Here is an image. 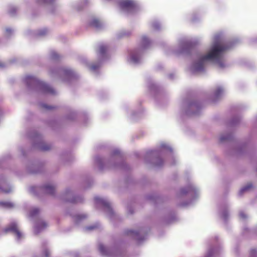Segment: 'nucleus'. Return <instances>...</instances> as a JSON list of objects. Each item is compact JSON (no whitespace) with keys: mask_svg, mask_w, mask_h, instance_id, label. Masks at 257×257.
Returning a JSON list of instances; mask_svg holds the SVG:
<instances>
[{"mask_svg":"<svg viewBox=\"0 0 257 257\" xmlns=\"http://www.w3.org/2000/svg\"><path fill=\"white\" fill-rule=\"evenodd\" d=\"M72 115H75V113L74 112H72Z\"/></svg>","mask_w":257,"mask_h":257,"instance_id":"obj_50","label":"nucleus"},{"mask_svg":"<svg viewBox=\"0 0 257 257\" xmlns=\"http://www.w3.org/2000/svg\"><path fill=\"white\" fill-rule=\"evenodd\" d=\"M40 106L44 109L49 110L54 109L55 107L51 105H49L44 103H40Z\"/></svg>","mask_w":257,"mask_h":257,"instance_id":"obj_40","label":"nucleus"},{"mask_svg":"<svg viewBox=\"0 0 257 257\" xmlns=\"http://www.w3.org/2000/svg\"><path fill=\"white\" fill-rule=\"evenodd\" d=\"M99 224L98 223H95L94 224L87 226L84 228L85 231H91L99 227Z\"/></svg>","mask_w":257,"mask_h":257,"instance_id":"obj_36","label":"nucleus"},{"mask_svg":"<svg viewBox=\"0 0 257 257\" xmlns=\"http://www.w3.org/2000/svg\"><path fill=\"white\" fill-rule=\"evenodd\" d=\"M172 149L165 143H162L155 150H150L146 154L147 158H152L151 163L156 168H160L164 164L162 157L168 154H172Z\"/></svg>","mask_w":257,"mask_h":257,"instance_id":"obj_4","label":"nucleus"},{"mask_svg":"<svg viewBox=\"0 0 257 257\" xmlns=\"http://www.w3.org/2000/svg\"><path fill=\"white\" fill-rule=\"evenodd\" d=\"M118 5L120 10L126 14H133L137 10V3L134 0H119Z\"/></svg>","mask_w":257,"mask_h":257,"instance_id":"obj_16","label":"nucleus"},{"mask_svg":"<svg viewBox=\"0 0 257 257\" xmlns=\"http://www.w3.org/2000/svg\"><path fill=\"white\" fill-rule=\"evenodd\" d=\"M94 202L96 207L101 208L110 218L115 217V213L107 198L97 196L94 198Z\"/></svg>","mask_w":257,"mask_h":257,"instance_id":"obj_13","label":"nucleus"},{"mask_svg":"<svg viewBox=\"0 0 257 257\" xmlns=\"http://www.w3.org/2000/svg\"><path fill=\"white\" fill-rule=\"evenodd\" d=\"M76 224H79L87 218V214L85 213H77L73 216Z\"/></svg>","mask_w":257,"mask_h":257,"instance_id":"obj_23","label":"nucleus"},{"mask_svg":"<svg viewBox=\"0 0 257 257\" xmlns=\"http://www.w3.org/2000/svg\"><path fill=\"white\" fill-rule=\"evenodd\" d=\"M131 117L133 118V119H135V117H136V114H133L131 116Z\"/></svg>","mask_w":257,"mask_h":257,"instance_id":"obj_47","label":"nucleus"},{"mask_svg":"<svg viewBox=\"0 0 257 257\" xmlns=\"http://www.w3.org/2000/svg\"><path fill=\"white\" fill-rule=\"evenodd\" d=\"M147 85L152 92H156L159 91V88L158 86L152 80H149L148 81Z\"/></svg>","mask_w":257,"mask_h":257,"instance_id":"obj_25","label":"nucleus"},{"mask_svg":"<svg viewBox=\"0 0 257 257\" xmlns=\"http://www.w3.org/2000/svg\"><path fill=\"white\" fill-rule=\"evenodd\" d=\"M27 169L29 173L36 174L40 172L41 167L38 164H33L31 166H29Z\"/></svg>","mask_w":257,"mask_h":257,"instance_id":"obj_26","label":"nucleus"},{"mask_svg":"<svg viewBox=\"0 0 257 257\" xmlns=\"http://www.w3.org/2000/svg\"><path fill=\"white\" fill-rule=\"evenodd\" d=\"M29 191L31 193L37 196H39L42 193L54 195L55 188L54 186L50 184H47L43 186H31L29 189Z\"/></svg>","mask_w":257,"mask_h":257,"instance_id":"obj_15","label":"nucleus"},{"mask_svg":"<svg viewBox=\"0 0 257 257\" xmlns=\"http://www.w3.org/2000/svg\"><path fill=\"white\" fill-rule=\"evenodd\" d=\"M28 137L32 140L33 148L36 149L45 151L50 150L51 148V145L45 143L42 137L35 131H32L29 134Z\"/></svg>","mask_w":257,"mask_h":257,"instance_id":"obj_11","label":"nucleus"},{"mask_svg":"<svg viewBox=\"0 0 257 257\" xmlns=\"http://www.w3.org/2000/svg\"><path fill=\"white\" fill-rule=\"evenodd\" d=\"M88 25L96 29H100L103 27V24L98 18L92 17L88 21Z\"/></svg>","mask_w":257,"mask_h":257,"instance_id":"obj_21","label":"nucleus"},{"mask_svg":"<svg viewBox=\"0 0 257 257\" xmlns=\"http://www.w3.org/2000/svg\"><path fill=\"white\" fill-rule=\"evenodd\" d=\"M256 171L257 172V166H256Z\"/></svg>","mask_w":257,"mask_h":257,"instance_id":"obj_56","label":"nucleus"},{"mask_svg":"<svg viewBox=\"0 0 257 257\" xmlns=\"http://www.w3.org/2000/svg\"><path fill=\"white\" fill-rule=\"evenodd\" d=\"M255 120H256V122H257V115H256V117H255Z\"/></svg>","mask_w":257,"mask_h":257,"instance_id":"obj_54","label":"nucleus"},{"mask_svg":"<svg viewBox=\"0 0 257 257\" xmlns=\"http://www.w3.org/2000/svg\"><path fill=\"white\" fill-rule=\"evenodd\" d=\"M17 11L18 9L16 7L11 6L9 8L8 13L11 16H14L17 14Z\"/></svg>","mask_w":257,"mask_h":257,"instance_id":"obj_39","label":"nucleus"},{"mask_svg":"<svg viewBox=\"0 0 257 257\" xmlns=\"http://www.w3.org/2000/svg\"><path fill=\"white\" fill-rule=\"evenodd\" d=\"M169 77H170V78H172V75H169Z\"/></svg>","mask_w":257,"mask_h":257,"instance_id":"obj_51","label":"nucleus"},{"mask_svg":"<svg viewBox=\"0 0 257 257\" xmlns=\"http://www.w3.org/2000/svg\"><path fill=\"white\" fill-rule=\"evenodd\" d=\"M13 190L12 187L8 183L4 176H0V192L8 193Z\"/></svg>","mask_w":257,"mask_h":257,"instance_id":"obj_19","label":"nucleus"},{"mask_svg":"<svg viewBox=\"0 0 257 257\" xmlns=\"http://www.w3.org/2000/svg\"><path fill=\"white\" fill-rule=\"evenodd\" d=\"M49 32V30L46 28H41L37 31L36 35L39 37H43L47 35Z\"/></svg>","mask_w":257,"mask_h":257,"instance_id":"obj_30","label":"nucleus"},{"mask_svg":"<svg viewBox=\"0 0 257 257\" xmlns=\"http://www.w3.org/2000/svg\"><path fill=\"white\" fill-rule=\"evenodd\" d=\"M60 198L64 202L72 203H81L83 201L82 196H76L74 191L70 188L66 189L61 195Z\"/></svg>","mask_w":257,"mask_h":257,"instance_id":"obj_14","label":"nucleus"},{"mask_svg":"<svg viewBox=\"0 0 257 257\" xmlns=\"http://www.w3.org/2000/svg\"><path fill=\"white\" fill-rule=\"evenodd\" d=\"M53 1L54 0H36V4L37 6L41 7L50 4L52 3Z\"/></svg>","mask_w":257,"mask_h":257,"instance_id":"obj_35","label":"nucleus"},{"mask_svg":"<svg viewBox=\"0 0 257 257\" xmlns=\"http://www.w3.org/2000/svg\"><path fill=\"white\" fill-rule=\"evenodd\" d=\"M15 207L14 203L9 201H0V208L5 209H10Z\"/></svg>","mask_w":257,"mask_h":257,"instance_id":"obj_24","label":"nucleus"},{"mask_svg":"<svg viewBox=\"0 0 257 257\" xmlns=\"http://www.w3.org/2000/svg\"><path fill=\"white\" fill-rule=\"evenodd\" d=\"M109 47L107 44H101L98 46L97 55L99 63L93 64L90 65L91 70L95 74H97L100 66V63L104 61L108 58Z\"/></svg>","mask_w":257,"mask_h":257,"instance_id":"obj_12","label":"nucleus"},{"mask_svg":"<svg viewBox=\"0 0 257 257\" xmlns=\"http://www.w3.org/2000/svg\"><path fill=\"white\" fill-rule=\"evenodd\" d=\"M5 66L4 64L2 63L1 62H0V67H4Z\"/></svg>","mask_w":257,"mask_h":257,"instance_id":"obj_48","label":"nucleus"},{"mask_svg":"<svg viewBox=\"0 0 257 257\" xmlns=\"http://www.w3.org/2000/svg\"><path fill=\"white\" fill-rule=\"evenodd\" d=\"M252 187V185L251 183H248L245 186L240 189L238 192L239 196H242L244 193L248 191Z\"/></svg>","mask_w":257,"mask_h":257,"instance_id":"obj_31","label":"nucleus"},{"mask_svg":"<svg viewBox=\"0 0 257 257\" xmlns=\"http://www.w3.org/2000/svg\"><path fill=\"white\" fill-rule=\"evenodd\" d=\"M49 73L52 77H57L61 81L69 82L76 78V73L70 68L63 67L51 69Z\"/></svg>","mask_w":257,"mask_h":257,"instance_id":"obj_7","label":"nucleus"},{"mask_svg":"<svg viewBox=\"0 0 257 257\" xmlns=\"http://www.w3.org/2000/svg\"><path fill=\"white\" fill-rule=\"evenodd\" d=\"M240 120V118L238 116L233 117L230 122V126H235L237 125L239 123Z\"/></svg>","mask_w":257,"mask_h":257,"instance_id":"obj_37","label":"nucleus"},{"mask_svg":"<svg viewBox=\"0 0 257 257\" xmlns=\"http://www.w3.org/2000/svg\"><path fill=\"white\" fill-rule=\"evenodd\" d=\"M14 31L11 28H7L6 30L5 35L7 37H9L13 34Z\"/></svg>","mask_w":257,"mask_h":257,"instance_id":"obj_42","label":"nucleus"},{"mask_svg":"<svg viewBox=\"0 0 257 257\" xmlns=\"http://www.w3.org/2000/svg\"><path fill=\"white\" fill-rule=\"evenodd\" d=\"M151 27L156 31H159L162 29L161 24L157 20H154L151 23Z\"/></svg>","mask_w":257,"mask_h":257,"instance_id":"obj_34","label":"nucleus"},{"mask_svg":"<svg viewBox=\"0 0 257 257\" xmlns=\"http://www.w3.org/2000/svg\"><path fill=\"white\" fill-rule=\"evenodd\" d=\"M4 231L6 233L11 232L16 236V239L20 241L24 236V234L19 230L18 223L16 220L12 221L10 224L6 227Z\"/></svg>","mask_w":257,"mask_h":257,"instance_id":"obj_17","label":"nucleus"},{"mask_svg":"<svg viewBox=\"0 0 257 257\" xmlns=\"http://www.w3.org/2000/svg\"><path fill=\"white\" fill-rule=\"evenodd\" d=\"M72 118H73V117H69V119H72Z\"/></svg>","mask_w":257,"mask_h":257,"instance_id":"obj_55","label":"nucleus"},{"mask_svg":"<svg viewBox=\"0 0 257 257\" xmlns=\"http://www.w3.org/2000/svg\"><path fill=\"white\" fill-rule=\"evenodd\" d=\"M233 44L224 41L222 33L214 34L212 42L205 53H196L189 67V70L193 74H199L206 70L208 62L213 63L220 68H224L226 65L225 62V53L231 48Z\"/></svg>","mask_w":257,"mask_h":257,"instance_id":"obj_1","label":"nucleus"},{"mask_svg":"<svg viewBox=\"0 0 257 257\" xmlns=\"http://www.w3.org/2000/svg\"><path fill=\"white\" fill-rule=\"evenodd\" d=\"M152 41L146 36L142 37L140 46L138 48L131 51L127 56V62L132 65H138L143 61V55L146 49L151 45Z\"/></svg>","mask_w":257,"mask_h":257,"instance_id":"obj_5","label":"nucleus"},{"mask_svg":"<svg viewBox=\"0 0 257 257\" xmlns=\"http://www.w3.org/2000/svg\"><path fill=\"white\" fill-rule=\"evenodd\" d=\"M193 46V42L190 39L183 38L179 40L178 45L176 47H168L166 50V53L168 55H175L189 54L192 52Z\"/></svg>","mask_w":257,"mask_h":257,"instance_id":"obj_6","label":"nucleus"},{"mask_svg":"<svg viewBox=\"0 0 257 257\" xmlns=\"http://www.w3.org/2000/svg\"><path fill=\"white\" fill-rule=\"evenodd\" d=\"M124 233L127 236L137 240L139 242L145 240L147 237V234L144 229H141L137 231L127 230L125 231Z\"/></svg>","mask_w":257,"mask_h":257,"instance_id":"obj_18","label":"nucleus"},{"mask_svg":"<svg viewBox=\"0 0 257 257\" xmlns=\"http://www.w3.org/2000/svg\"><path fill=\"white\" fill-rule=\"evenodd\" d=\"M249 257H257V250L256 249H251L249 252Z\"/></svg>","mask_w":257,"mask_h":257,"instance_id":"obj_44","label":"nucleus"},{"mask_svg":"<svg viewBox=\"0 0 257 257\" xmlns=\"http://www.w3.org/2000/svg\"><path fill=\"white\" fill-rule=\"evenodd\" d=\"M40 209L37 207H33L30 209L29 216L31 218L37 217L40 212Z\"/></svg>","mask_w":257,"mask_h":257,"instance_id":"obj_32","label":"nucleus"},{"mask_svg":"<svg viewBox=\"0 0 257 257\" xmlns=\"http://www.w3.org/2000/svg\"><path fill=\"white\" fill-rule=\"evenodd\" d=\"M246 151V145L244 144L240 145L235 149L234 153L237 155H241Z\"/></svg>","mask_w":257,"mask_h":257,"instance_id":"obj_29","label":"nucleus"},{"mask_svg":"<svg viewBox=\"0 0 257 257\" xmlns=\"http://www.w3.org/2000/svg\"><path fill=\"white\" fill-rule=\"evenodd\" d=\"M98 249L101 255L107 257H119L122 253L119 242H115L109 247L105 246L103 244L99 243Z\"/></svg>","mask_w":257,"mask_h":257,"instance_id":"obj_10","label":"nucleus"},{"mask_svg":"<svg viewBox=\"0 0 257 257\" xmlns=\"http://www.w3.org/2000/svg\"><path fill=\"white\" fill-rule=\"evenodd\" d=\"M128 211L130 212V213H133V211L132 210L131 208L129 209Z\"/></svg>","mask_w":257,"mask_h":257,"instance_id":"obj_49","label":"nucleus"},{"mask_svg":"<svg viewBox=\"0 0 257 257\" xmlns=\"http://www.w3.org/2000/svg\"><path fill=\"white\" fill-rule=\"evenodd\" d=\"M199 189L192 183H190L186 187L182 188L177 194L178 197L181 198L186 195H188L192 198L191 200L188 202H182L180 205L187 206L192 204L193 200L199 195Z\"/></svg>","mask_w":257,"mask_h":257,"instance_id":"obj_9","label":"nucleus"},{"mask_svg":"<svg viewBox=\"0 0 257 257\" xmlns=\"http://www.w3.org/2000/svg\"><path fill=\"white\" fill-rule=\"evenodd\" d=\"M95 163L99 170L108 169H125L127 165L123 161V155L119 149H114L110 158L105 160L99 156L95 158Z\"/></svg>","mask_w":257,"mask_h":257,"instance_id":"obj_2","label":"nucleus"},{"mask_svg":"<svg viewBox=\"0 0 257 257\" xmlns=\"http://www.w3.org/2000/svg\"><path fill=\"white\" fill-rule=\"evenodd\" d=\"M21 152H22V154L24 155L25 154H24V153H23V150H21Z\"/></svg>","mask_w":257,"mask_h":257,"instance_id":"obj_53","label":"nucleus"},{"mask_svg":"<svg viewBox=\"0 0 257 257\" xmlns=\"http://www.w3.org/2000/svg\"><path fill=\"white\" fill-rule=\"evenodd\" d=\"M43 252H44V253L45 254V257H48L49 256V250L47 248H45L44 249Z\"/></svg>","mask_w":257,"mask_h":257,"instance_id":"obj_45","label":"nucleus"},{"mask_svg":"<svg viewBox=\"0 0 257 257\" xmlns=\"http://www.w3.org/2000/svg\"><path fill=\"white\" fill-rule=\"evenodd\" d=\"M23 81L29 90L35 92L40 96L46 97L56 94V91L52 87L34 76L26 75Z\"/></svg>","mask_w":257,"mask_h":257,"instance_id":"obj_3","label":"nucleus"},{"mask_svg":"<svg viewBox=\"0 0 257 257\" xmlns=\"http://www.w3.org/2000/svg\"><path fill=\"white\" fill-rule=\"evenodd\" d=\"M215 250L213 249H210L208 250L207 253L205 254L204 257H212Z\"/></svg>","mask_w":257,"mask_h":257,"instance_id":"obj_41","label":"nucleus"},{"mask_svg":"<svg viewBox=\"0 0 257 257\" xmlns=\"http://www.w3.org/2000/svg\"><path fill=\"white\" fill-rule=\"evenodd\" d=\"M123 34H122V35L123 36H128L130 34H131V32H129V31H125V32H122Z\"/></svg>","mask_w":257,"mask_h":257,"instance_id":"obj_46","label":"nucleus"},{"mask_svg":"<svg viewBox=\"0 0 257 257\" xmlns=\"http://www.w3.org/2000/svg\"><path fill=\"white\" fill-rule=\"evenodd\" d=\"M239 217L243 220H245L247 218V215L243 211H240L239 212Z\"/></svg>","mask_w":257,"mask_h":257,"instance_id":"obj_43","label":"nucleus"},{"mask_svg":"<svg viewBox=\"0 0 257 257\" xmlns=\"http://www.w3.org/2000/svg\"><path fill=\"white\" fill-rule=\"evenodd\" d=\"M233 135L231 134H222L220 137V141L221 143L229 142L232 140Z\"/></svg>","mask_w":257,"mask_h":257,"instance_id":"obj_28","label":"nucleus"},{"mask_svg":"<svg viewBox=\"0 0 257 257\" xmlns=\"http://www.w3.org/2000/svg\"><path fill=\"white\" fill-rule=\"evenodd\" d=\"M89 3L88 0H81L79 3L76 5L74 7L77 10H81L83 7L86 6Z\"/></svg>","mask_w":257,"mask_h":257,"instance_id":"obj_33","label":"nucleus"},{"mask_svg":"<svg viewBox=\"0 0 257 257\" xmlns=\"http://www.w3.org/2000/svg\"><path fill=\"white\" fill-rule=\"evenodd\" d=\"M60 56L55 51H51L50 53V58L53 61L59 60Z\"/></svg>","mask_w":257,"mask_h":257,"instance_id":"obj_38","label":"nucleus"},{"mask_svg":"<svg viewBox=\"0 0 257 257\" xmlns=\"http://www.w3.org/2000/svg\"><path fill=\"white\" fill-rule=\"evenodd\" d=\"M47 226V223L42 220H39L35 222L34 224V232L38 234L43 230Z\"/></svg>","mask_w":257,"mask_h":257,"instance_id":"obj_22","label":"nucleus"},{"mask_svg":"<svg viewBox=\"0 0 257 257\" xmlns=\"http://www.w3.org/2000/svg\"><path fill=\"white\" fill-rule=\"evenodd\" d=\"M192 21H194V22H195V21H196V20H195V19L193 18V19H192Z\"/></svg>","mask_w":257,"mask_h":257,"instance_id":"obj_52","label":"nucleus"},{"mask_svg":"<svg viewBox=\"0 0 257 257\" xmlns=\"http://www.w3.org/2000/svg\"><path fill=\"white\" fill-rule=\"evenodd\" d=\"M219 214L220 217L224 222L229 218V213L228 210V205L227 204H223L219 206L218 210Z\"/></svg>","mask_w":257,"mask_h":257,"instance_id":"obj_20","label":"nucleus"},{"mask_svg":"<svg viewBox=\"0 0 257 257\" xmlns=\"http://www.w3.org/2000/svg\"><path fill=\"white\" fill-rule=\"evenodd\" d=\"M202 105L194 100H186L183 102L182 107L184 113L188 116L199 115L202 110Z\"/></svg>","mask_w":257,"mask_h":257,"instance_id":"obj_8","label":"nucleus"},{"mask_svg":"<svg viewBox=\"0 0 257 257\" xmlns=\"http://www.w3.org/2000/svg\"><path fill=\"white\" fill-rule=\"evenodd\" d=\"M224 89L221 86L217 87L213 92V97L214 99H217L220 97L224 93Z\"/></svg>","mask_w":257,"mask_h":257,"instance_id":"obj_27","label":"nucleus"}]
</instances>
